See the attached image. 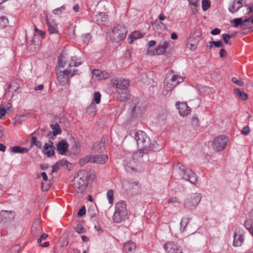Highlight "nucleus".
<instances>
[{"mask_svg":"<svg viewBox=\"0 0 253 253\" xmlns=\"http://www.w3.org/2000/svg\"><path fill=\"white\" fill-rule=\"evenodd\" d=\"M82 61L80 58L76 57H72L71 61L68 62L63 61V56H61L58 58L57 65L59 67H65L66 68L63 71H60L56 73L57 81L59 84L62 86H64L69 82V76H73L77 73L78 70L75 69H72V67H77L82 63Z\"/></svg>","mask_w":253,"mask_h":253,"instance_id":"obj_1","label":"nucleus"},{"mask_svg":"<svg viewBox=\"0 0 253 253\" xmlns=\"http://www.w3.org/2000/svg\"><path fill=\"white\" fill-rule=\"evenodd\" d=\"M133 136L136 140L139 151L144 153L154 149H158V144L155 141H152L148 135L141 130L133 132Z\"/></svg>","mask_w":253,"mask_h":253,"instance_id":"obj_2","label":"nucleus"},{"mask_svg":"<svg viewBox=\"0 0 253 253\" xmlns=\"http://www.w3.org/2000/svg\"><path fill=\"white\" fill-rule=\"evenodd\" d=\"M129 80L123 78H115L112 80L111 84L117 91V97L121 101H126L129 98V93L127 89Z\"/></svg>","mask_w":253,"mask_h":253,"instance_id":"obj_3","label":"nucleus"},{"mask_svg":"<svg viewBox=\"0 0 253 253\" xmlns=\"http://www.w3.org/2000/svg\"><path fill=\"white\" fill-rule=\"evenodd\" d=\"M88 174L84 170H80L72 182L74 189L78 193L83 192L86 188L88 183Z\"/></svg>","mask_w":253,"mask_h":253,"instance_id":"obj_4","label":"nucleus"},{"mask_svg":"<svg viewBox=\"0 0 253 253\" xmlns=\"http://www.w3.org/2000/svg\"><path fill=\"white\" fill-rule=\"evenodd\" d=\"M174 170L179 174L181 178L195 184L197 181V177L195 173L191 169L178 163L174 167Z\"/></svg>","mask_w":253,"mask_h":253,"instance_id":"obj_5","label":"nucleus"},{"mask_svg":"<svg viewBox=\"0 0 253 253\" xmlns=\"http://www.w3.org/2000/svg\"><path fill=\"white\" fill-rule=\"evenodd\" d=\"M128 211L126 205L124 201H120L116 203L115 211L113 216V220L116 223H120L127 217Z\"/></svg>","mask_w":253,"mask_h":253,"instance_id":"obj_6","label":"nucleus"},{"mask_svg":"<svg viewBox=\"0 0 253 253\" xmlns=\"http://www.w3.org/2000/svg\"><path fill=\"white\" fill-rule=\"evenodd\" d=\"M171 73L167 75L164 84L167 91H171L178 84L184 81V78L176 75H171Z\"/></svg>","mask_w":253,"mask_h":253,"instance_id":"obj_7","label":"nucleus"},{"mask_svg":"<svg viewBox=\"0 0 253 253\" xmlns=\"http://www.w3.org/2000/svg\"><path fill=\"white\" fill-rule=\"evenodd\" d=\"M201 198L200 193H195L189 195L184 200V207L190 210L195 209L200 203Z\"/></svg>","mask_w":253,"mask_h":253,"instance_id":"obj_8","label":"nucleus"},{"mask_svg":"<svg viewBox=\"0 0 253 253\" xmlns=\"http://www.w3.org/2000/svg\"><path fill=\"white\" fill-rule=\"evenodd\" d=\"M140 153L136 152L129 158H127L124 162V166L126 171L132 172L137 170L138 162L136 159L140 157Z\"/></svg>","mask_w":253,"mask_h":253,"instance_id":"obj_9","label":"nucleus"},{"mask_svg":"<svg viewBox=\"0 0 253 253\" xmlns=\"http://www.w3.org/2000/svg\"><path fill=\"white\" fill-rule=\"evenodd\" d=\"M228 141V138L225 135H220L215 138L212 141L213 149L217 151L223 150Z\"/></svg>","mask_w":253,"mask_h":253,"instance_id":"obj_10","label":"nucleus"},{"mask_svg":"<svg viewBox=\"0 0 253 253\" xmlns=\"http://www.w3.org/2000/svg\"><path fill=\"white\" fill-rule=\"evenodd\" d=\"M126 33L127 30L125 26L118 25L114 27L112 36L115 40L120 41L126 37Z\"/></svg>","mask_w":253,"mask_h":253,"instance_id":"obj_11","label":"nucleus"},{"mask_svg":"<svg viewBox=\"0 0 253 253\" xmlns=\"http://www.w3.org/2000/svg\"><path fill=\"white\" fill-rule=\"evenodd\" d=\"M245 232L243 230L236 229L234 235L233 245L236 247L241 246L244 241Z\"/></svg>","mask_w":253,"mask_h":253,"instance_id":"obj_12","label":"nucleus"},{"mask_svg":"<svg viewBox=\"0 0 253 253\" xmlns=\"http://www.w3.org/2000/svg\"><path fill=\"white\" fill-rule=\"evenodd\" d=\"M164 249L167 253H182L177 245L172 242H168L165 243Z\"/></svg>","mask_w":253,"mask_h":253,"instance_id":"obj_13","label":"nucleus"},{"mask_svg":"<svg viewBox=\"0 0 253 253\" xmlns=\"http://www.w3.org/2000/svg\"><path fill=\"white\" fill-rule=\"evenodd\" d=\"M15 217V212L13 211L2 210L0 212V222H8Z\"/></svg>","mask_w":253,"mask_h":253,"instance_id":"obj_14","label":"nucleus"},{"mask_svg":"<svg viewBox=\"0 0 253 253\" xmlns=\"http://www.w3.org/2000/svg\"><path fill=\"white\" fill-rule=\"evenodd\" d=\"M45 22L47 25L48 30L50 35L58 34L57 24L54 20L50 19L46 17Z\"/></svg>","mask_w":253,"mask_h":253,"instance_id":"obj_15","label":"nucleus"},{"mask_svg":"<svg viewBox=\"0 0 253 253\" xmlns=\"http://www.w3.org/2000/svg\"><path fill=\"white\" fill-rule=\"evenodd\" d=\"M175 105L179 110V113L180 116H184L190 114L191 109L188 106L186 103L176 102Z\"/></svg>","mask_w":253,"mask_h":253,"instance_id":"obj_16","label":"nucleus"},{"mask_svg":"<svg viewBox=\"0 0 253 253\" xmlns=\"http://www.w3.org/2000/svg\"><path fill=\"white\" fill-rule=\"evenodd\" d=\"M53 145V143L51 140H49L48 143H45L44 145L43 151L47 157H51L55 153V148Z\"/></svg>","mask_w":253,"mask_h":253,"instance_id":"obj_17","label":"nucleus"},{"mask_svg":"<svg viewBox=\"0 0 253 253\" xmlns=\"http://www.w3.org/2000/svg\"><path fill=\"white\" fill-rule=\"evenodd\" d=\"M69 145L65 140H62L57 144V150L61 155H64L68 151Z\"/></svg>","mask_w":253,"mask_h":253,"instance_id":"obj_18","label":"nucleus"},{"mask_svg":"<svg viewBox=\"0 0 253 253\" xmlns=\"http://www.w3.org/2000/svg\"><path fill=\"white\" fill-rule=\"evenodd\" d=\"M153 27L155 31L160 33L161 32L167 29V26L166 24L164 23L163 22L160 21L158 19H156L153 24Z\"/></svg>","mask_w":253,"mask_h":253,"instance_id":"obj_19","label":"nucleus"},{"mask_svg":"<svg viewBox=\"0 0 253 253\" xmlns=\"http://www.w3.org/2000/svg\"><path fill=\"white\" fill-rule=\"evenodd\" d=\"M245 4L243 0H239L238 1H234L232 5L229 7L228 9L230 12L235 13L241 8Z\"/></svg>","mask_w":253,"mask_h":253,"instance_id":"obj_20","label":"nucleus"},{"mask_svg":"<svg viewBox=\"0 0 253 253\" xmlns=\"http://www.w3.org/2000/svg\"><path fill=\"white\" fill-rule=\"evenodd\" d=\"M93 163L103 164H104L108 159L107 155H93Z\"/></svg>","mask_w":253,"mask_h":253,"instance_id":"obj_21","label":"nucleus"},{"mask_svg":"<svg viewBox=\"0 0 253 253\" xmlns=\"http://www.w3.org/2000/svg\"><path fill=\"white\" fill-rule=\"evenodd\" d=\"M105 149V142H103L101 140V142L95 143L92 148V150L94 152L101 153Z\"/></svg>","mask_w":253,"mask_h":253,"instance_id":"obj_22","label":"nucleus"},{"mask_svg":"<svg viewBox=\"0 0 253 253\" xmlns=\"http://www.w3.org/2000/svg\"><path fill=\"white\" fill-rule=\"evenodd\" d=\"M51 128L53 130V136H56L58 134H60L62 132L61 129L60 128V126L58 124H55L54 125L51 124L50 125ZM52 134V132L49 131L47 135L49 136Z\"/></svg>","mask_w":253,"mask_h":253,"instance_id":"obj_23","label":"nucleus"},{"mask_svg":"<svg viewBox=\"0 0 253 253\" xmlns=\"http://www.w3.org/2000/svg\"><path fill=\"white\" fill-rule=\"evenodd\" d=\"M96 19L98 24H104L108 21V16L105 13L99 12L96 15Z\"/></svg>","mask_w":253,"mask_h":253,"instance_id":"obj_24","label":"nucleus"},{"mask_svg":"<svg viewBox=\"0 0 253 253\" xmlns=\"http://www.w3.org/2000/svg\"><path fill=\"white\" fill-rule=\"evenodd\" d=\"M124 248L127 253H131L135 250L136 245L134 242L129 241L124 244Z\"/></svg>","mask_w":253,"mask_h":253,"instance_id":"obj_25","label":"nucleus"},{"mask_svg":"<svg viewBox=\"0 0 253 253\" xmlns=\"http://www.w3.org/2000/svg\"><path fill=\"white\" fill-rule=\"evenodd\" d=\"M143 35L139 31H134L128 36V42L131 43L136 39L143 37Z\"/></svg>","mask_w":253,"mask_h":253,"instance_id":"obj_26","label":"nucleus"},{"mask_svg":"<svg viewBox=\"0 0 253 253\" xmlns=\"http://www.w3.org/2000/svg\"><path fill=\"white\" fill-rule=\"evenodd\" d=\"M93 155H86L82 158L79 161L81 166H84L88 163H92L93 161Z\"/></svg>","mask_w":253,"mask_h":253,"instance_id":"obj_27","label":"nucleus"},{"mask_svg":"<svg viewBox=\"0 0 253 253\" xmlns=\"http://www.w3.org/2000/svg\"><path fill=\"white\" fill-rule=\"evenodd\" d=\"M29 151V149L19 146H13L11 148V151L15 153L24 154L27 153Z\"/></svg>","mask_w":253,"mask_h":253,"instance_id":"obj_28","label":"nucleus"},{"mask_svg":"<svg viewBox=\"0 0 253 253\" xmlns=\"http://www.w3.org/2000/svg\"><path fill=\"white\" fill-rule=\"evenodd\" d=\"M233 91L235 94L242 100H247L248 95L244 91H241L238 88H234Z\"/></svg>","mask_w":253,"mask_h":253,"instance_id":"obj_29","label":"nucleus"},{"mask_svg":"<svg viewBox=\"0 0 253 253\" xmlns=\"http://www.w3.org/2000/svg\"><path fill=\"white\" fill-rule=\"evenodd\" d=\"M166 47L164 45L161 46L159 48L151 50L149 48L147 49V52L150 55H154L155 54H160L165 52Z\"/></svg>","mask_w":253,"mask_h":253,"instance_id":"obj_30","label":"nucleus"},{"mask_svg":"<svg viewBox=\"0 0 253 253\" xmlns=\"http://www.w3.org/2000/svg\"><path fill=\"white\" fill-rule=\"evenodd\" d=\"M165 204L166 205L169 204V206H172L175 207H178L180 205V203L176 198L171 197L169 199L168 201Z\"/></svg>","mask_w":253,"mask_h":253,"instance_id":"obj_31","label":"nucleus"},{"mask_svg":"<svg viewBox=\"0 0 253 253\" xmlns=\"http://www.w3.org/2000/svg\"><path fill=\"white\" fill-rule=\"evenodd\" d=\"M48 237V235L47 234H42L41 237L38 239V243L39 244V245L43 247H48L49 245V242H46L43 243V244L42 243V240H45Z\"/></svg>","mask_w":253,"mask_h":253,"instance_id":"obj_32","label":"nucleus"},{"mask_svg":"<svg viewBox=\"0 0 253 253\" xmlns=\"http://www.w3.org/2000/svg\"><path fill=\"white\" fill-rule=\"evenodd\" d=\"M244 225L253 236V221L251 219H247L245 221Z\"/></svg>","mask_w":253,"mask_h":253,"instance_id":"obj_33","label":"nucleus"},{"mask_svg":"<svg viewBox=\"0 0 253 253\" xmlns=\"http://www.w3.org/2000/svg\"><path fill=\"white\" fill-rule=\"evenodd\" d=\"M190 5L191 8L193 13L197 11L198 1V0H188Z\"/></svg>","mask_w":253,"mask_h":253,"instance_id":"obj_34","label":"nucleus"},{"mask_svg":"<svg viewBox=\"0 0 253 253\" xmlns=\"http://www.w3.org/2000/svg\"><path fill=\"white\" fill-rule=\"evenodd\" d=\"M189 222V219L188 218L183 217L182 218L180 222V230L181 232H184L185 228Z\"/></svg>","mask_w":253,"mask_h":253,"instance_id":"obj_35","label":"nucleus"},{"mask_svg":"<svg viewBox=\"0 0 253 253\" xmlns=\"http://www.w3.org/2000/svg\"><path fill=\"white\" fill-rule=\"evenodd\" d=\"M231 23H233V26L234 27H237L240 26L242 28V25L243 24V19L242 18H237L231 21Z\"/></svg>","mask_w":253,"mask_h":253,"instance_id":"obj_36","label":"nucleus"},{"mask_svg":"<svg viewBox=\"0 0 253 253\" xmlns=\"http://www.w3.org/2000/svg\"><path fill=\"white\" fill-rule=\"evenodd\" d=\"M8 24V20L5 16L0 17V27L4 28Z\"/></svg>","mask_w":253,"mask_h":253,"instance_id":"obj_37","label":"nucleus"},{"mask_svg":"<svg viewBox=\"0 0 253 253\" xmlns=\"http://www.w3.org/2000/svg\"><path fill=\"white\" fill-rule=\"evenodd\" d=\"M197 45L198 43L196 42H192V39H190L187 43V47L194 51L197 48Z\"/></svg>","mask_w":253,"mask_h":253,"instance_id":"obj_38","label":"nucleus"},{"mask_svg":"<svg viewBox=\"0 0 253 253\" xmlns=\"http://www.w3.org/2000/svg\"><path fill=\"white\" fill-rule=\"evenodd\" d=\"M202 8L204 11L208 10L211 6V2L209 0H202Z\"/></svg>","mask_w":253,"mask_h":253,"instance_id":"obj_39","label":"nucleus"},{"mask_svg":"<svg viewBox=\"0 0 253 253\" xmlns=\"http://www.w3.org/2000/svg\"><path fill=\"white\" fill-rule=\"evenodd\" d=\"M107 198L109 204H112L114 200V191L112 190H109L107 193Z\"/></svg>","mask_w":253,"mask_h":253,"instance_id":"obj_40","label":"nucleus"},{"mask_svg":"<svg viewBox=\"0 0 253 253\" xmlns=\"http://www.w3.org/2000/svg\"><path fill=\"white\" fill-rule=\"evenodd\" d=\"M82 38L84 43L88 44L91 39V36L90 34L87 33L82 35Z\"/></svg>","mask_w":253,"mask_h":253,"instance_id":"obj_41","label":"nucleus"},{"mask_svg":"<svg viewBox=\"0 0 253 253\" xmlns=\"http://www.w3.org/2000/svg\"><path fill=\"white\" fill-rule=\"evenodd\" d=\"M65 9V7L63 5L61 6L60 7L57 8L52 10L53 14L55 15H60L62 12Z\"/></svg>","mask_w":253,"mask_h":253,"instance_id":"obj_42","label":"nucleus"},{"mask_svg":"<svg viewBox=\"0 0 253 253\" xmlns=\"http://www.w3.org/2000/svg\"><path fill=\"white\" fill-rule=\"evenodd\" d=\"M95 104L92 102L90 105L87 109V111L89 114L94 115L96 112Z\"/></svg>","mask_w":253,"mask_h":253,"instance_id":"obj_43","label":"nucleus"},{"mask_svg":"<svg viewBox=\"0 0 253 253\" xmlns=\"http://www.w3.org/2000/svg\"><path fill=\"white\" fill-rule=\"evenodd\" d=\"M231 81L233 83L235 84L240 86H243L244 84V83L241 80H238L236 77H233L231 79Z\"/></svg>","mask_w":253,"mask_h":253,"instance_id":"obj_44","label":"nucleus"},{"mask_svg":"<svg viewBox=\"0 0 253 253\" xmlns=\"http://www.w3.org/2000/svg\"><path fill=\"white\" fill-rule=\"evenodd\" d=\"M75 230L77 232L79 233H84L85 230L81 224H78L75 227Z\"/></svg>","mask_w":253,"mask_h":253,"instance_id":"obj_45","label":"nucleus"},{"mask_svg":"<svg viewBox=\"0 0 253 253\" xmlns=\"http://www.w3.org/2000/svg\"><path fill=\"white\" fill-rule=\"evenodd\" d=\"M20 250V247L18 245H15L11 248L7 253H18Z\"/></svg>","mask_w":253,"mask_h":253,"instance_id":"obj_46","label":"nucleus"},{"mask_svg":"<svg viewBox=\"0 0 253 253\" xmlns=\"http://www.w3.org/2000/svg\"><path fill=\"white\" fill-rule=\"evenodd\" d=\"M100 93L98 91L95 92L94 94V101L96 103L98 104L100 103Z\"/></svg>","mask_w":253,"mask_h":253,"instance_id":"obj_47","label":"nucleus"},{"mask_svg":"<svg viewBox=\"0 0 253 253\" xmlns=\"http://www.w3.org/2000/svg\"><path fill=\"white\" fill-rule=\"evenodd\" d=\"M230 38L231 36L229 35V34H224L222 35L223 40L226 44L231 45V42H229V40L230 39Z\"/></svg>","mask_w":253,"mask_h":253,"instance_id":"obj_48","label":"nucleus"},{"mask_svg":"<svg viewBox=\"0 0 253 253\" xmlns=\"http://www.w3.org/2000/svg\"><path fill=\"white\" fill-rule=\"evenodd\" d=\"M92 73L94 76L98 78V79L100 80L101 71L98 69H94L92 71Z\"/></svg>","mask_w":253,"mask_h":253,"instance_id":"obj_49","label":"nucleus"},{"mask_svg":"<svg viewBox=\"0 0 253 253\" xmlns=\"http://www.w3.org/2000/svg\"><path fill=\"white\" fill-rule=\"evenodd\" d=\"M58 162L60 166H65L67 168H68V165L70 164L67 160L65 159L61 160Z\"/></svg>","mask_w":253,"mask_h":253,"instance_id":"obj_50","label":"nucleus"},{"mask_svg":"<svg viewBox=\"0 0 253 253\" xmlns=\"http://www.w3.org/2000/svg\"><path fill=\"white\" fill-rule=\"evenodd\" d=\"M86 213L85 207L84 206H83L78 211V215L80 216H82L84 215Z\"/></svg>","mask_w":253,"mask_h":253,"instance_id":"obj_51","label":"nucleus"},{"mask_svg":"<svg viewBox=\"0 0 253 253\" xmlns=\"http://www.w3.org/2000/svg\"><path fill=\"white\" fill-rule=\"evenodd\" d=\"M251 18H249L245 19L243 21V24L242 25V28H244L245 27L248 26L250 24Z\"/></svg>","mask_w":253,"mask_h":253,"instance_id":"obj_52","label":"nucleus"},{"mask_svg":"<svg viewBox=\"0 0 253 253\" xmlns=\"http://www.w3.org/2000/svg\"><path fill=\"white\" fill-rule=\"evenodd\" d=\"M109 77V74L106 72L105 71H101V74L100 80L101 79H108Z\"/></svg>","mask_w":253,"mask_h":253,"instance_id":"obj_53","label":"nucleus"},{"mask_svg":"<svg viewBox=\"0 0 253 253\" xmlns=\"http://www.w3.org/2000/svg\"><path fill=\"white\" fill-rule=\"evenodd\" d=\"M250 131V128L248 126H244L241 130V133L246 135H248Z\"/></svg>","mask_w":253,"mask_h":253,"instance_id":"obj_54","label":"nucleus"},{"mask_svg":"<svg viewBox=\"0 0 253 253\" xmlns=\"http://www.w3.org/2000/svg\"><path fill=\"white\" fill-rule=\"evenodd\" d=\"M50 187L49 184L45 183L43 182H42L41 189L42 191H47Z\"/></svg>","mask_w":253,"mask_h":253,"instance_id":"obj_55","label":"nucleus"},{"mask_svg":"<svg viewBox=\"0 0 253 253\" xmlns=\"http://www.w3.org/2000/svg\"><path fill=\"white\" fill-rule=\"evenodd\" d=\"M212 43L213 44L214 46L216 47H220L223 46L222 42L219 41L217 42L212 41Z\"/></svg>","mask_w":253,"mask_h":253,"instance_id":"obj_56","label":"nucleus"},{"mask_svg":"<svg viewBox=\"0 0 253 253\" xmlns=\"http://www.w3.org/2000/svg\"><path fill=\"white\" fill-rule=\"evenodd\" d=\"M6 112L5 109L0 106V119H2L5 116Z\"/></svg>","mask_w":253,"mask_h":253,"instance_id":"obj_57","label":"nucleus"},{"mask_svg":"<svg viewBox=\"0 0 253 253\" xmlns=\"http://www.w3.org/2000/svg\"><path fill=\"white\" fill-rule=\"evenodd\" d=\"M219 56L221 58H224L227 56V52L223 48L220 49L219 51Z\"/></svg>","mask_w":253,"mask_h":253,"instance_id":"obj_58","label":"nucleus"},{"mask_svg":"<svg viewBox=\"0 0 253 253\" xmlns=\"http://www.w3.org/2000/svg\"><path fill=\"white\" fill-rule=\"evenodd\" d=\"M35 31L36 32V33L40 36H41L42 37H44L45 36V33L43 31L39 30L38 29L36 26H35Z\"/></svg>","mask_w":253,"mask_h":253,"instance_id":"obj_59","label":"nucleus"},{"mask_svg":"<svg viewBox=\"0 0 253 253\" xmlns=\"http://www.w3.org/2000/svg\"><path fill=\"white\" fill-rule=\"evenodd\" d=\"M60 165L58 163V162H57L52 167V172H57L59 169V168H60Z\"/></svg>","mask_w":253,"mask_h":253,"instance_id":"obj_60","label":"nucleus"},{"mask_svg":"<svg viewBox=\"0 0 253 253\" xmlns=\"http://www.w3.org/2000/svg\"><path fill=\"white\" fill-rule=\"evenodd\" d=\"M220 32V30L218 28H216L211 30V33L212 35H216L219 34Z\"/></svg>","mask_w":253,"mask_h":253,"instance_id":"obj_61","label":"nucleus"},{"mask_svg":"<svg viewBox=\"0 0 253 253\" xmlns=\"http://www.w3.org/2000/svg\"><path fill=\"white\" fill-rule=\"evenodd\" d=\"M0 106L2 107L7 111H9V110H10V109L11 107V105L10 103H6L5 104H2Z\"/></svg>","mask_w":253,"mask_h":253,"instance_id":"obj_62","label":"nucleus"},{"mask_svg":"<svg viewBox=\"0 0 253 253\" xmlns=\"http://www.w3.org/2000/svg\"><path fill=\"white\" fill-rule=\"evenodd\" d=\"M37 141V138L36 136H32L31 138V146L32 147L36 145Z\"/></svg>","mask_w":253,"mask_h":253,"instance_id":"obj_63","label":"nucleus"},{"mask_svg":"<svg viewBox=\"0 0 253 253\" xmlns=\"http://www.w3.org/2000/svg\"><path fill=\"white\" fill-rule=\"evenodd\" d=\"M192 124L195 126H199L198 119L197 117H193Z\"/></svg>","mask_w":253,"mask_h":253,"instance_id":"obj_64","label":"nucleus"}]
</instances>
